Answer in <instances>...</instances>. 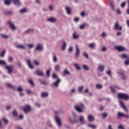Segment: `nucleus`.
Masks as SVG:
<instances>
[{"instance_id":"nucleus-1","label":"nucleus","mask_w":129,"mask_h":129,"mask_svg":"<svg viewBox=\"0 0 129 129\" xmlns=\"http://www.w3.org/2000/svg\"><path fill=\"white\" fill-rule=\"evenodd\" d=\"M75 107L78 112L82 113L83 112V109H84L85 106H84V104L82 103V102H80L76 104Z\"/></svg>"},{"instance_id":"nucleus-2","label":"nucleus","mask_w":129,"mask_h":129,"mask_svg":"<svg viewBox=\"0 0 129 129\" xmlns=\"http://www.w3.org/2000/svg\"><path fill=\"white\" fill-rule=\"evenodd\" d=\"M7 23L8 24L9 27L12 30V31H16L18 30V28L16 26V25H15V23H14V22L9 21L7 22Z\"/></svg>"},{"instance_id":"nucleus-3","label":"nucleus","mask_w":129,"mask_h":129,"mask_svg":"<svg viewBox=\"0 0 129 129\" xmlns=\"http://www.w3.org/2000/svg\"><path fill=\"white\" fill-rule=\"evenodd\" d=\"M14 67L12 65L8 66L7 64L5 66V69L7 70L9 74H12L14 71Z\"/></svg>"},{"instance_id":"nucleus-4","label":"nucleus","mask_w":129,"mask_h":129,"mask_svg":"<svg viewBox=\"0 0 129 129\" xmlns=\"http://www.w3.org/2000/svg\"><path fill=\"white\" fill-rule=\"evenodd\" d=\"M44 49V47L43 45H42L40 43H37L36 47L35 48V51H38V52H42Z\"/></svg>"},{"instance_id":"nucleus-5","label":"nucleus","mask_w":129,"mask_h":129,"mask_svg":"<svg viewBox=\"0 0 129 129\" xmlns=\"http://www.w3.org/2000/svg\"><path fill=\"white\" fill-rule=\"evenodd\" d=\"M54 120L57 124L58 126L60 127L62 126V123L61 122V118H59L58 116H54Z\"/></svg>"},{"instance_id":"nucleus-6","label":"nucleus","mask_w":129,"mask_h":129,"mask_svg":"<svg viewBox=\"0 0 129 129\" xmlns=\"http://www.w3.org/2000/svg\"><path fill=\"white\" fill-rule=\"evenodd\" d=\"M114 27L115 28V31H122V27L119 25V23L118 22H117L115 23L114 25Z\"/></svg>"},{"instance_id":"nucleus-7","label":"nucleus","mask_w":129,"mask_h":129,"mask_svg":"<svg viewBox=\"0 0 129 129\" xmlns=\"http://www.w3.org/2000/svg\"><path fill=\"white\" fill-rule=\"evenodd\" d=\"M118 96L119 98H122V99H124L125 100H127L129 99V96L126 94H119Z\"/></svg>"},{"instance_id":"nucleus-8","label":"nucleus","mask_w":129,"mask_h":129,"mask_svg":"<svg viewBox=\"0 0 129 129\" xmlns=\"http://www.w3.org/2000/svg\"><path fill=\"white\" fill-rule=\"evenodd\" d=\"M80 55V49H79V47L78 45L76 44V58H78L79 55Z\"/></svg>"},{"instance_id":"nucleus-9","label":"nucleus","mask_w":129,"mask_h":129,"mask_svg":"<svg viewBox=\"0 0 129 129\" xmlns=\"http://www.w3.org/2000/svg\"><path fill=\"white\" fill-rule=\"evenodd\" d=\"M23 110L25 113H28L31 110V106L29 105H26L23 108Z\"/></svg>"},{"instance_id":"nucleus-10","label":"nucleus","mask_w":129,"mask_h":129,"mask_svg":"<svg viewBox=\"0 0 129 129\" xmlns=\"http://www.w3.org/2000/svg\"><path fill=\"white\" fill-rule=\"evenodd\" d=\"M66 48H67V43H66L65 41H63L62 43L60 50L62 51V52H64V51L66 50Z\"/></svg>"},{"instance_id":"nucleus-11","label":"nucleus","mask_w":129,"mask_h":129,"mask_svg":"<svg viewBox=\"0 0 129 129\" xmlns=\"http://www.w3.org/2000/svg\"><path fill=\"white\" fill-rule=\"evenodd\" d=\"M115 49L117 50V51H119V52H123V51H125V47L122 46H115Z\"/></svg>"},{"instance_id":"nucleus-12","label":"nucleus","mask_w":129,"mask_h":129,"mask_svg":"<svg viewBox=\"0 0 129 129\" xmlns=\"http://www.w3.org/2000/svg\"><path fill=\"white\" fill-rule=\"evenodd\" d=\"M79 120L80 123H81V124H85V123H86V121H85V118L82 115L80 116Z\"/></svg>"},{"instance_id":"nucleus-13","label":"nucleus","mask_w":129,"mask_h":129,"mask_svg":"<svg viewBox=\"0 0 129 129\" xmlns=\"http://www.w3.org/2000/svg\"><path fill=\"white\" fill-rule=\"evenodd\" d=\"M49 23H56L57 19L55 17H50L46 20Z\"/></svg>"},{"instance_id":"nucleus-14","label":"nucleus","mask_w":129,"mask_h":129,"mask_svg":"<svg viewBox=\"0 0 129 129\" xmlns=\"http://www.w3.org/2000/svg\"><path fill=\"white\" fill-rule=\"evenodd\" d=\"M60 82H61V80L60 79H58L55 82L52 84V85L55 87H58L59 86V84H60Z\"/></svg>"},{"instance_id":"nucleus-15","label":"nucleus","mask_w":129,"mask_h":129,"mask_svg":"<svg viewBox=\"0 0 129 129\" xmlns=\"http://www.w3.org/2000/svg\"><path fill=\"white\" fill-rule=\"evenodd\" d=\"M119 57L121 59H128L129 57L125 53H122L120 54H119Z\"/></svg>"},{"instance_id":"nucleus-16","label":"nucleus","mask_w":129,"mask_h":129,"mask_svg":"<svg viewBox=\"0 0 129 129\" xmlns=\"http://www.w3.org/2000/svg\"><path fill=\"white\" fill-rule=\"evenodd\" d=\"M105 67L103 65L100 64L98 66V71L100 72H103L104 71V69Z\"/></svg>"},{"instance_id":"nucleus-17","label":"nucleus","mask_w":129,"mask_h":129,"mask_svg":"<svg viewBox=\"0 0 129 129\" xmlns=\"http://www.w3.org/2000/svg\"><path fill=\"white\" fill-rule=\"evenodd\" d=\"M66 11L67 14L68 15H69V16L71 15V14H72L71 8H70V7L68 6H66Z\"/></svg>"},{"instance_id":"nucleus-18","label":"nucleus","mask_w":129,"mask_h":129,"mask_svg":"<svg viewBox=\"0 0 129 129\" xmlns=\"http://www.w3.org/2000/svg\"><path fill=\"white\" fill-rule=\"evenodd\" d=\"M119 103L120 106H121L122 107V108H123V109H124V110H125V111H127V109L126 108V107H125V105H124V104H123V102H122V101L119 100Z\"/></svg>"},{"instance_id":"nucleus-19","label":"nucleus","mask_w":129,"mask_h":129,"mask_svg":"<svg viewBox=\"0 0 129 129\" xmlns=\"http://www.w3.org/2000/svg\"><path fill=\"white\" fill-rule=\"evenodd\" d=\"M48 95H49V94H48V92H42L41 93V97H42V98H47Z\"/></svg>"},{"instance_id":"nucleus-20","label":"nucleus","mask_w":129,"mask_h":129,"mask_svg":"<svg viewBox=\"0 0 129 129\" xmlns=\"http://www.w3.org/2000/svg\"><path fill=\"white\" fill-rule=\"evenodd\" d=\"M36 74L38 76H44V72L40 70H36Z\"/></svg>"},{"instance_id":"nucleus-21","label":"nucleus","mask_w":129,"mask_h":129,"mask_svg":"<svg viewBox=\"0 0 129 129\" xmlns=\"http://www.w3.org/2000/svg\"><path fill=\"white\" fill-rule=\"evenodd\" d=\"M63 76H67V75H70V72H69V71L67 70V69H65L63 71Z\"/></svg>"},{"instance_id":"nucleus-22","label":"nucleus","mask_w":129,"mask_h":129,"mask_svg":"<svg viewBox=\"0 0 129 129\" xmlns=\"http://www.w3.org/2000/svg\"><path fill=\"white\" fill-rule=\"evenodd\" d=\"M16 48H18L19 49H26V46L25 44H17L16 45Z\"/></svg>"},{"instance_id":"nucleus-23","label":"nucleus","mask_w":129,"mask_h":129,"mask_svg":"<svg viewBox=\"0 0 129 129\" xmlns=\"http://www.w3.org/2000/svg\"><path fill=\"white\" fill-rule=\"evenodd\" d=\"M27 64L28 66V67L30 69H33L34 68V67L33 66V64H32L31 63V60L30 59H27Z\"/></svg>"},{"instance_id":"nucleus-24","label":"nucleus","mask_w":129,"mask_h":129,"mask_svg":"<svg viewBox=\"0 0 129 129\" xmlns=\"http://www.w3.org/2000/svg\"><path fill=\"white\" fill-rule=\"evenodd\" d=\"M73 65L74 67H75L76 70H78V71H80V70H81V68H80V66H79V64L74 63Z\"/></svg>"},{"instance_id":"nucleus-25","label":"nucleus","mask_w":129,"mask_h":129,"mask_svg":"<svg viewBox=\"0 0 129 129\" xmlns=\"http://www.w3.org/2000/svg\"><path fill=\"white\" fill-rule=\"evenodd\" d=\"M88 121H90L92 122V121H94V116L92 115H90L88 116Z\"/></svg>"},{"instance_id":"nucleus-26","label":"nucleus","mask_w":129,"mask_h":129,"mask_svg":"<svg viewBox=\"0 0 129 129\" xmlns=\"http://www.w3.org/2000/svg\"><path fill=\"white\" fill-rule=\"evenodd\" d=\"M7 86L8 87H10V88H12L13 90H17V88L16 87V86H13L12 84H8Z\"/></svg>"},{"instance_id":"nucleus-27","label":"nucleus","mask_w":129,"mask_h":129,"mask_svg":"<svg viewBox=\"0 0 129 129\" xmlns=\"http://www.w3.org/2000/svg\"><path fill=\"white\" fill-rule=\"evenodd\" d=\"M12 1L14 3V5H16V6H20L21 5V2H20V0H12Z\"/></svg>"},{"instance_id":"nucleus-28","label":"nucleus","mask_w":129,"mask_h":129,"mask_svg":"<svg viewBox=\"0 0 129 129\" xmlns=\"http://www.w3.org/2000/svg\"><path fill=\"white\" fill-rule=\"evenodd\" d=\"M89 47L90 49H94L95 48V43H92L89 44Z\"/></svg>"},{"instance_id":"nucleus-29","label":"nucleus","mask_w":129,"mask_h":129,"mask_svg":"<svg viewBox=\"0 0 129 129\" xmlns=\"http://www.w3.org/2000/svg\"><path fill=\"white\" fill-rule=\"evenodd\" d=\"M0 65L1 66H4L5 67H6V66L7 65V62L5 60H0Z\"/></svg>"},{"instance_id":"nucleus-30","label":"nucleus","mask_w":129,"mask_h":129,"mask_svg":"<svg viewBox=\"0 0 129 129\" xmlns=\"http://www.w3.org/2000/svg\"><path fill=\"white\" fill-rule=\"evenodd\" d=\"M8 61L9 63H12L14 61V57L12 56H10L8 57Z\"/></svg>"},{"instance_id":"nucleus-31","label":"nucleus","mask_w":129,"mask_h":129,"mask_svg":"<svg viewBox=\"0 0 129 129\" xmlns=\"http://www.w3.org/2000/svg\"><path fill=\"white\" fill-rule=\"evenodd\" d=\"M124 115V113H122V112H118L117 114V117L118 118H120L121 117H123Z\"/></svg>"},{"instance_id":"nucleus-32","label":"nucleus","mask_w":129,"mask_h":129,"mask_svg":"<svg viewBox=\"0 0 129 129\" xmlns=\"http://www.w3.org/2000/svg\"><path fill=\"white\" fill-rule=\"evenodd\" d=\"M34 31V29H31V28H29L28 29H27V30H26L25 31V34H29L30 33H32Z\"/></svg>"},{"instance_id":"nucleus-33","label":"nucleus","mask_w":129,"mask_h":129,"mask_svg":"<svg viewBox=\"0 0 129 129\" xmlns=\"http://www.w3.org/2000/svg\"><path fill=\"white\" fill-rule=\"evenodd\" d=\"M84 88V86H79L78 88L79 92H80V93H82V91Z\"/></svg>"},{"instance_id":"nucleus-34","label":"nucleus","mask_w":129,"mask_h":129,"mask_svg":"<svg viewBox=\"0 0 129 129\" xmlns=\"http://www.w3.org/2000/svg\"><path fill=\"white\" fill-rule=\"evenodd\" d=\"M103 88V86L102 85V84L96 85V88H97V89H102Z\"/></svg>"},{"instance_id":"nucleus-35","label":"nucleus","mask_w":129,"mask_h":129,"mask_svg":"<svg viewBox=\"0 0 129 129\" xmlns=\"http://www.w3.org/2000/svg\"><path fill=\"white\" fill-rule=\"evenodd\" d=\"M54 70L57 71V72H60V66L56 65L54 67Z\"/></svg>"},{"instance_id":"nucleus-36","label":"nucleus","mask_w":129,"mask_h":129,"mask_svg":"<svg viewBox=\"0 0 129 129\" xmlns=\"http://www.w3.org/2000/svg\"><path fill=\"white\" fill-rule=\"evenodd\" d=\"M51 71H52V70L51 69V68H49L47 70V71L46 72V74L47 77H50V73L51 72Z\"/></svg>"},{"instance_id":"nucleus-37","label":"nucleus","mask_w":129,"mask_h":129,"mask_svg":"<svg viewBox=\"0 0 129 129\" xmlns=\"http://www.w3.org/2000/svg\"><path fill=\"white\" fill-rule=\"evenodd\" d=\"M39 81L40 83L42 84V85H48V83H47V82L44 81L43 80H40Z\"/></svg>"},{"instance_id":"nucleus-38","label":"nucleus","mask_w":129,"mask_h":129,"mask_svg":"<svg viewBox=\"0 0 129 129\" xmlns=\"http://www.w3.org/2000/svg\"><path fill=\"white\" fill-rule=\"evenodd\" d=\"M52 78H53V79H60V78H59V77H58V75H57L56 73H53L52 74Z\"/></svg>"},{"instance_id":"nucleus-39","label":"nucleus","mask_w":129,"mask_h":129,"mask_svg":"<svg viewBox=\"0 0 129 129\" xmlns=\"http://www.w3.org/2000/svg\"><path fill=\"white\" fill-rule=\"evenodd\" d=\"M27 11H28L27 8H23L20 10V12L21 14H25V13H27Z\"/></svg>"},{"instance_id":"nucleus-40","label":"nucleus","mask_w":129,"mask_h":129,"mask_svg":"<svg viewBox=\"0 0 129 129\" xmlns=\"http://www.w3.org/2000/svg\"><path fill=\"white\" fill-rule=\"evenodd\" d=\"M54 112L55 114H61L64 112L62 110H58L57 111H55Z\"/></svg>"},{"instance_id":"nucleus-41","label":"nucleus","mask_w":129,"mask_h":129,"mask_svg":"<svg viewBox=\"0 0 129 129\" xmlns=\"http://www.w3.org/2000/svg\"><path fill=\"white\" fill-rule=\"evenodd\" d=\"M73 37L74 39H78V38H79V36L78 35V34H76V32L73 33Z\"/></svg>"},{"instance_id":"nucleus-42","label":"nucleus","mask_w":129,"mask_h":129,"mask_svg":"<svg viewBox=\"0 0 129 129\" xmlns=\"http://www.w3.org/2000/svg\"><path fill=\"white\" fill-rule=\"evenodd\" d=\"M28 82L30 84V85H31V86H34V82L33 81V80H32V79H28Z\"/></svg>"},{"instance_id":"nucleus-43","label":"nucleus","mask_w":129,"mask_h":129,"mask_svg":"<svg viewBox=\"0 0 129 129\" xmlns=\"http://www.w3.org/2000/svg\"><path fill=\"white\" fill-rule=\"evenodd\" d=\"M52 60H53V62H54L55 63H56V62H57V56H56V55H55V54L53 55Z\"/></svg>"},{"instance_id":"nucleus-44","label":"nucleus","mask_w":129,"mask_h":129,"mask_svg":"<svg viewBox=\"0 0 129 129\" xmlns=\"http://www.w3.org/2000/svg\"><path fill=\"white\" fill-rule=\"evenodd\" d=\"M88 127H91V128H92V129L96 128V125H92L91 124H88Z\"/></svg>"},{"instance_id":"nucleus-45","label":"nucleus","mask_w":129,"mask_h":129,"mask_svg":"<svg viewBox=\"0 0 129 129\" xmlns=\"http://www.w3.org/2000/svg\"><path fill=\"white\" fill-rule=\"evenodd\" d=\"M48 9L50 12H53V10H54V6L52 5H49L48 6Z\"/></svg>"},{"instance_id":"nucleus-46","label":"nucleus","mask_w":129,"mask_h":129,"mask_svg":"<svg viewBox=\"0 0 129 129\" xmlns=\"http://www.w3.org/2000/svg\"><path fill=\"white\" fill-rule=\"evenodd\" d=\"M118 74H119V75H120L121 76H122V75H123V74H124V73H123V71H122V70H120L117 72Z\"/></svg>"},{"instance_id":"nucleus-47","label":"nucleus","mask_w":129,"mask_h":129,"mask_svg":"<svg viewBox=\"0 0 129 129\" xmlns=\"http://www.w3.org/2000/svg\"><path fill=\"white\" fill-rule=\"evenodd\" d=\"M6 50H3L1 54L0 55L1 57H2V58L5 57V55L6 54Z\"/></svg>"},{"instance_id":"nucleus-48","label":"nucleus","mask_w":129,"mask_h":129,"mask_svg":"<svg viewBox=\"0 0 129 129\" xmlns=\"http://www.w3.org/2000/svg\"><path fill=\"white\" fill-rule=\"evenodd\" d=\"M3 120L5 122V124H8L9 123V120H8L6 117H3Z\"/></svg>"},{"instance_id":"nucleus-49","label":"nucleus","mask_w":129,"mask_h":129,"mask_svg":"<svg viewBox=\"0 0 129 129\" xmlns=\"http://www.w3.org/2000/svg\"><path fill=\"white\" fill-rule=\"evenodd\" d=\"M83 68L84 70H86V71H88V70H89V68L88 66H87V65H84L83 66Z\"/></svg>"},{"instance_id":"nucleus-50","label":"nucleus","mask_w":129,"mask_h":129,"mask_svg":"<svg viewBox=\"0 0 129 129\" xmlns=\"http://www.w3.org/2000/svg\"><path fill=\"white\" fill-rule=\"evenodd\" d=\"M124 64L125 65V66H128V65H129V57H128V58H127L126 60L124 61Z\"/></svg>"},{"instance_id":"nucleus-51","label":"nucleus","mask_w":129,"mask_h":129,"mask_svg":"<svg viewBox=\"0 0 129 129\" xmlns=\"http://www.w3.org/2000/svg\"><path fill=\"white\" fill-rule=\"evenodd\" d=\"M5 4L7 6H9L11 5V1L10 0H5Z\"/></svg>"},{"instance_id":"nucleus-52","label":"nucleus","mask_w":129,"mask_h":129,"mask_svg":"<svg viewBox=\"0 0 129 129\" xmlns=\"http://www.w3.org/2000/svg\"><path fill=\"white\" fill-rule=\"evenodd\" d=\"M17 91H18L19 92H22V91H23V90H24L23 89V88L21 86H19L18 87V88L17 89Z\"/></svg>"},{"instance_id":"nucleus-53","label":"nucleus","mask_w":129,"mask_h":129,"mask_svg":"<svg viewBox=\"0 0 129 129\" xmlns=\"http://www.w3.org/2000/svg\"><path fill=\"white\" fill-rule=\"evenodd\" d=\"M27 46L30 49H33L34 48V44H27Z\"/></svg>"},{"instance_id":"nucleus-54","label":"nucleus","mask_w":129,"mask_h":129,"mask_svg":"<svg viewBox=\"0 0 129 129\" xmlns=\"http://www.w3.org/2000/svg\"><path fill=\"white\" fill-rule=\"evenodd\" d=\"M115 87H110V90H111V91H112V92L113 93H115Z\"/></svg>"},{"instance_id":"nucleus-55","label":"nucleus","mask_w":129,"mask_h":129,"mask_svg":"<svg viewBox=\"0 0 129 129\" xmlns=\"http://www.w3.org/2000/svg\"><path fill=\"white\" fill-rule=\"evenodd\" d=\"M13 116H15V117H17V116H18V112H17V111L14 110L13 112Z\"/></svg>"},{"instance_id":"nucleus-56","label":"nucleus","mask_w":129,"mask_h":129,"mask_svg":"<svg viewBox=\"0 0 129 129\" xmlns=\"http://www.w3.org/2000/svg\"><path fill=\"white\" fill-rule=\"evenodd\" d=\"M107 117V113H103L102 114V118H106V117Z\"/></svg>"},{"instance_id":"nucleus-57","label":"nucleus","mask_w":129,"mask_h":129,"mask_svg":"<svg viewBox=\"0 0 129 129\" xmlns=\"http://www.w3.org/2000/svg\"><path fill=\"white\" fill-rule=\"evenodd\" d=\"M106 74L108 75L109 76H110L111 75V71L110 70H109L106 72Z\"/></svg>"},{"instance_id":"nucleus-58","label":"nucleus","mask_w":129,"mask_h":129,"mask_svg":"<svg viewBox=\"0 0 129 129\" xmlns=\"http://www.w3.org/2000/svg\"><path fill=\"white\" fill-rule=\"evenodd\" d=\"M121 79H122L123 80H124V81L126 80V76H125L124 74L121 76Z\"/></svg>"},{"instance_id":"nucleus-59","label":"nucleus","mask_w":129,"mask_h":129,"mask_svg":"<svg viewBox=\"0 0 129 129\" xmlns=\"http://www.w3.org/2000/svg\"><path fill=\"white\" fill-rule=\"evenodd\" d=\"M69 121H70V122H71L72 124H74V123H75V119H74V120H72V118H70L69 119Z\"/></svg>"},{"instance_id":"nucleus-60","label":"nucleus","mask_w":129,"mask_h":129,"mask_svg":"<svg viewBox=\"0 0 129 129\" xmlns=\"http://www.w3.org/2000/svg\"><path fill=\"white\" fill-rule=\"evenodd\" d=\"M79 18H75L74 19V22H75V23H78L79 21Z\"/></svg>"},{"instance_id":"nucleus-61","label":"nucleus","mask_w":129,"mask_h":129,"mask_svg":"<svg viewBox=\"0 0 129 129\" xmlns=\"http://www.w3.org/2000/svg\"><path fill=\"white\" fill-rule=\"evenodd\" d=\"M33 62H34L35 65H36V66H39V65H40V62H39V61L34 60Z\"/></svg>"},{"instance_id":"nucleus-62","label":"nucleus","mask_w":129,"mask_h":129,"mask_svg":"<svg viewBox=\"0 0 129 129\" xmlns=\"http://www.w3.org/2000/svg\"><path fill=\"white\" fill-rule=\"evenodd\" d=\"M1 36L2 37H3V38H5V39L9 38V36H8V35H6V34H1Z\"/></svg>"},{"instance_id":"nucleus-63","label":"nucleus","mask_w":129,"mask_h":129,"mask_svg":"<svg viewBox=\"0 0 129 129\" xmlns=\"http://www.w3.org/2000/svg\"><path fill=\"white\" fill-rule=\"evenodd\" d=\"M84 28H85V24L81 25L80 26V29L81 30H83V29H84Z\"/></svg>"},{"instance_id":"nucleus-64","label":"nucleus","mask_w":129,"mask_h":129,"mask_svg":"<svg viewBox=\"0 0 129 129\" xmlns=\"http://www.w3.org/2000/svg\"><path fill=\"white\" fill-rule=\"evenodd\" d=\"M73 51V47L72 46H70L69 49V52H72Z\"/></svg>"}]
</instances>
